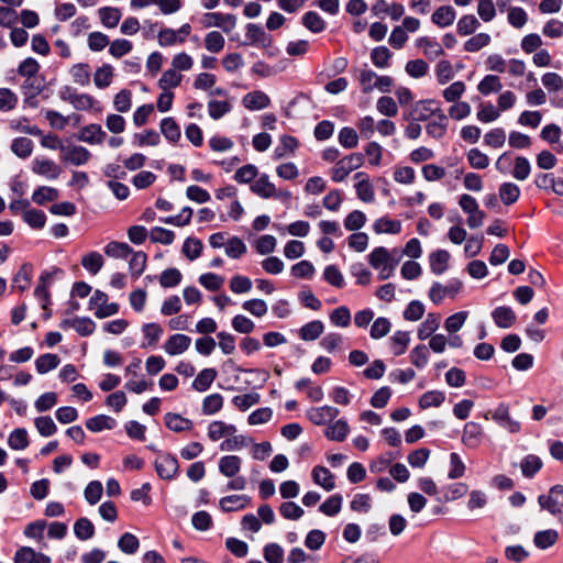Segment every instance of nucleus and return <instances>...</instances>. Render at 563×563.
Returning a JSON list of instances; mask_svg holds the SVG:
<instances>
[{
    "label": "nucleus",
    "instance_id": "1",
    "mask_svg": "<svg viewBox=\"0 0 563 563\" xmlns=\"http://www.w3.org/2000/svg\"><path fill=\"white\" fill-rule=\"evenodd\" d=\"M541 509L547 510L560 523H563V486L554 485L548 494L538 497Z\"/></svg>",
    "mask_w": 563,
    "mask_h": 563
},
{
    "label": "nucleus",
    "instance_id": "2",
    "mask_svg": "<svg viewBox=\"0 0 563 563\" xmlns=\"http://www.w3.org/2000/svg\"><path fill=\"white\" fill-rule=\"evenodd\" d=\"M364 163V157L361 153L350 154L342 159L338 161L332 168L331 177L335 183L343 181L351 172L361 167Z\"/></svg>",
    "mask_w": 563,
    "mask_h": 563
},
{
    "label": "nucleus",
    "instance_id": "3",
    "mask_svg": "<svg viewBox=\"0 0 563 563\" xmlns=\"http://www.w3.org/2000/svg\"><path fill=\"white\" fill-rule=\"evenodd\" d=\"M157 475L165 481L174 479L179 472V463L170 453H159L155 459Z\"/></svg>",
    "mask_w": 563,
    "mask_h": 563
},
{
    "label": "nucleus",
    "instance_id": "4",
    "mask_svg": "<svg viewBox=\"0 0 563 563\" xmlns=\"http://www.w3.org/2000/svg\"><path fill=\"white\" fill-rule=\"evenodd\" d=\"M461 288L462 283L460 280H451L446 285L435 282L429 290V298L433 303L439 305L445 297L454 298Z\"/></svg>",
    "mask_w": 563,
    "mask_h": 563
},
{
    "label": "nucleus",
    "instance_id": "5",
    "mask_svg": "<svg viewBox=\"0 0 563 563\" xmlns=\"http://www.w3.org/2000/svg\"><path fill=\"white\" fill-rule=\"evenodd\" d=\"M202 24L205 27L216 26L229 33L235 27L236 18L233 14L211 12L202 16Z\"/></svg>",
    "mask_w": 563,
    "mask_h": 563
},
{
    "label": "nucleus",
    "instance_id": "6",
    "mask_svg": "<svg viewBox=\"0 0 563 563\" xmlns=\"http://www.w3.org/2000/svg\"><path fill=\"white\" fill-rule=\"evenodd\" d=\"M60 158L65 163L74 166H81L89 162L91 153L88 148L81 145H68L62 147Z\"/></svg>",
    "mask_w": 563,
    "mask_h": 563
},
{
    "label": "nucleus",
    "instance_id": "7",
    "mask_svg": "<svg viewBox=\"0 0 563 563\" xmlns=\"http://www.w3.org/2000/svg\"><path fill=\"white\" fill-rule=\"evenodd\" d=\"M493 420L509 433H518L521 430V424L518 420L511 418L509 406L499 404L492 415Z\"/></svg>",
    "mask_w": 563,
    "mask_h": 563
},
{
    "label": "nucleus",
    "instance_id": "8",
    "mask_svg": "<svg viewBox=\"0 0 563 563\" xmlns=\"http://www.w3.org/2000/svg\"><path fill=\"white\" fill-rule=\"evenodd\" d=\"M484 440L483 427L474 421L465 423L461 441L468 449L478 448Z\"/></svg>",
    "mask_w": 563,
    "mask_h": 563
},
{
    "label": "nucleus",
    "instance_id": "9",
    "mask_svg": "<svg viewBox=\"0 0 563 563\" xmlns=\"http://www.w3.org/2000/svg\"><path fill=\"white\" fill-rule=\"evenodd\" d=\"M32 172L47 179H57L62 174V168L52 159L36 157L32 161Z\"/></svg>",
    "mask_w": 563,
    "mask_h": 563
},
{
    "label": "nucleus",
    "instance_id": "10",
    "mask_svg": "<svg viewBox=\"0 0 563 563\" xmlns=\"http://www.w3.org/2000/svg\"><path fill=\"white\" fill-rule=\"evenodd\" d=\"M107 133L102 130L101 125L91 123L82 126L77 135V139L81 142L90 145H99L104 142Z\"/></svg>",
    "mask_w": 563,
    "mask_h": 563
},
{
    "label": "nucleus",
    "instance_id": "11",
    "mask_svg": "<svg viewBox=\"0 0 563 563\" xmlns=\"http://www.w3.org/2000/svg\"><path fill=\"white\" fill-rule=\"evenodd\" d=\"M338 415L339 409L331 406L311 408L307 412L309 420L317 426L327 424L328 422L333 421Z\"/></svg>",
    "mask_w": 563,
    "mask_h": 563
},
{
    "label": "nucleus",
    "instance_id": "12",
    "mask_svg": "<svg viewBox=\"0 0 563 563\" xmlns=\"http://www.w3.org/2000/svg\"><path fill=\"white\" fill-rule=\"evenodd\" d=\"M191 344V339L186 334H173L164 344V351L168 355H179L186 352Z\"/></svg>",
    "mask_w": 563,
    "mask_h": 563
},
{
    "label": "nucleus",
    "instance_id": "13",
    "mask_svg": "<svg viewBox=\"0 0 563 563\" xmlns=\"http://www.w3.org/2000/svg\"><path fill=\"white\" fill-rule=\"evenodd\" d=\"M252 501L247 495H230L219 500V506L224 512L239 511L246 508Z\"/></svg>",
    "mask_w": 563,
    "mask_h": 563
},
{
    "label": "nucleus",
    "instance_id": "14",
    "mask_svg": "<svg viewBox=\"0 0 563 563\" xmlns=\"http://www.w3.org/2000/svg\"><path fill=\"white\" fill-rule=\"evenodd\" d=\"M448 123V117L443 113V111H435V115L426 126L428 135L433 139H442L446 133Z\"/></svg>",
    "mask_w": 563,
    "mask_h": 563
},
{
    "label": "nucleus",
    "instance_id": "15",
    "mask_svg": "<svg viewBox=\"0 0 563 563\" xmlns=\"http://www.w3.org/2000/svg\"><path fill=\"white\" fill-rule=\"evenodd\" d=\"M560 539V534L555 529L539 530L533 536V544L539 550H548L554 547Z\"/></svg>",
    "mask_w": 563,
    "mask_h": 563
},
{
    "label": "nucleus",
    "instance_id": "16",
    "mask_svg": "<svg viewBox=\"0 0 563 563\" xmlns=\"http://www.w3.org/2000/svg\"><path fill=\"white\" fill-rule=\"evenodd\" d=\"M435 101L432 99L418 101L411 110V117L415 121H427L430 117L435 115V111H441L440 108H434Z\"/></svg>",
    "mask_w": 563,
    "mask_h": 563
},
{
    "label": "nucleus",
    "instance_id": "17",
    "mask_svg": "<svg viewBox=\"0 0 563 563\" xmlns=\"http://www.w3.org/2000/svg\"><path fill=\"white\" fill-rule=\"evenodd\" d=\"M357 179L355 185L357 198L364 202H372L374 200V188L365 173H356L354 176Z\"/></svg>",
    "mask_w": 563,
    "mask_h": 563
},
{
    "label": "nucleus",
    "instance_id": "18",
    "mask_svg": "<svg viewBox=\"0 0 563 563\" xmlns=\"http://www.w3.org/2000/svg\"><path fill=\"white\" fill-rule=\"evenodd\" d=\"M456 19V11L452 5H441L431 15V21L439 27L451 26Z\"/></svg>",
    "mask_w": 563,
    "mask_h": 563
},
{
    "label": "nucleus",
    "instance_id": "19",
    "mask_svg": "<svg viewBox=\"0 0 563 563\" xmlns=\"http://www.w3.org/2000/svg\"><path fill=\"white\" fill-rule=\"evenodd\" d=\"M251 191L263 199H269L276 195V187L269 180L268 175L263 174L252 183Z\"/></svg>",
    "mask_w": 563,
    "mask_h": 563
},
{
    "label": "nucleus",
    "instance_id": "20",
    "mask_svg": "<svg viewBox=\"0 0 563 563\" xmlns=\"http://www.w3.org/2000/svg\"><path fill=\"white\" fill-rule=\"evenodd\" d=\"M62 328H71L82 336L89 335L95 331L96 324L89 318L66 319L60 323Z\"/></svg>",
    "mask_w": 563,
    "mask_h": 563
},
{
    "label": "nucleus",
    "instance_id": "21",
    "mask_svg": "<svg viewBox=\"0 0 563 563\" xmlns=\"http://www.w3.org/2000/svg\"><path fill=\"white\" fill-rule=\"evenodd\" d=\"M242 103L249 110H262L269 106L271 99L265 92L255 90L246 93L242 99Z\"/></svg>",
    "mask_w": 563,
    "mask_h": 563
},
{
    "label": "nucleus",
    "instance_id": "22",
    "mask_svg": "<svg viewBox=\"0 0 563 563\" xmlns=\"http://www.w3.org/2000/svg\"><path fill=\"white\" fill-rule=\"evenodd\" d=\"M314 484L321 486L324 490L331 492L335 487L334 475L324 466H316L311 472Z\"/></svg>",
    "mask_w": 563,
    "mask_h": 563
},
{
    "label": "nucleus",
    "instance_id": "23",
    "mask_svg": "<svg viewBox=\"0 0 563 563\" xmlns=\"http://www.w3.org/2000/svg\"><path fill=\"white\" fill-rule=\"evenodd\" d=\"M492 317L497 327L501 329H508L516 322V313L510 307L500 306L497 307L493 312Z\"/></svg>",
    "mask_w": 563,
    "mask_h": 563
},
{
    "label": "nucleus",
    "instance_id": "24",
    "mask_svg": "<svg viewBox=\"0 0 563 563\" xmlns=\"http://www.w3.org/2000/svg\"><path fill=\"white\" fill-rule=\"evenodd\" d=\"M417 47L423 51V54L431 59L438 58L444 54L441 44L434 38L422 36L416 41Z\"/></svg>",
    "mask_w": 563,
    "mask_h": 563
},
{
    "label": "nucleus",
    "instance_id": "25",
    "mask_svg": "<svg viewBox=\"0 0 563 563\" xmlns=\"http://www.w3.org/2000/svg\"><path fill=\"white\" fill-rule=\"evenodd\" d=\"M98 16L104 27L114 29L119 24L122 13L118 8L102 7L98 9Z\"/></svg>",
    "mask_w": 563,
    "mask_h": 563
},
{
    "label": "nucleus",
    "instance_id": "26",
    "mask_svg": "<svg viewBox=\"0 0 563 563\" xmlns=\"http://www.w3.org/2000/svg\"><path fill=\"white\" fill-rule=\"evenodd\" d=\"M62 98L68 101L76 110L80 111L89 110L95 104L93 97L88 93H77L68 90V95H64Z\"/></svg>",
    "mask_w": 563,
    "mask_h": 563
},
{
    "label": "nucleus",
    "instance_id": "27",
    "mask_svg": "<svg viewBox=\"0 0 563 563\" xmlns=\"http://www.w3.org/2000/svg\"><path fill=\"white\" fill-rule=\"evenodd\" d=\"M242 461L236 455H225L219 461V472L225 477H234L241 470Z\"/></svg>",
    "mask_w": 563,
    "mask_h": 563
},
{
    "label": "nucleus",
    "instance_id": "28",
    "mask_svg": "<svg viewBox=\"0 0 563 563\" xmlns=\"http://www.w3.org/2000/svg\"><path fill=\"white\" fill-rule=\"evenodd\" d=\"M450 253L445 250H438L430 254V269L435 275L443 274L449 266Z\"/></svg>",
    "mask_w": 563,
    "mask_h": 563
},
{
    "label": "nucleus",
    "instance_id": "29",
    "mask_svg": "<svg viewBox=\"0 0 563 563\" xmlns=\"http://www.w3.org/2000/svg\"><path fill=\"white\" fill-rule=\"evenodd\" d=\"M236 432V428L233 424H228L223 421H212L208 427V437L212 441H218L223 437L233 435Z\"/></svg>",
    "mask_w": 563,
    "mask_h": 563
},
{
    "label": "nucleus",
    "instance_id": "30",
    "mask_svg": "<svg viewBox=\"0 0 563 563\" xmlns=\"http://www.w3.org/2000/svg\"><path fill=\"white\" fill-rule=\"evenodd\" d=\"M350 432V427L345 420L339 419L332 422L324 430V435L331 440L341 442L343 441L347 433Z\"/></svg>",
    "mask_w": 563,
    "mask_h": 563
},
{
    "label": "nucleus",
    "instance_id": "31",
    "mask_svg": "<svg viewBox=\"0 0 563 563\" xmlns=\"http://www.w3.org/2000/svg\"><path fill=\"white\" fill-rule=\"evenodd\" d=\"M165 424L174 432L189 431L194 428V422L191 420L172 412L165 415Z\"/></svg>",
    "mask_w": 563,
    "mask_h": 563
},
{
    "label": "nucleus",
    "instance_id": "32",
    "mask_svg": "<svg viewBox=\"0 0 563 563\" xmlns=\"http://www.w3.org/2000/svg\"><path fill=\"white\" fill-rule=\"evenodd\" d=\"M441 316L439 313H428L426 320L418 329V338L423 341L432 336L440 325Z\"/></svg>",
    "mask_w": 563,
    "mask_h": 563
},
{
    "label": "nucleus",
    "instance_id": "33",
    "mask_svg": "<svg viewBox=\"0 0 563 563\" xmlns=\"http://www.w3.org/2000/svg\"><path fill=\"white\" fill-rule=\"evenodd\" d=\"M115 427V420L106 415H98L86 421V428L91 432L111 430Z\"/></svg>",
    "mask_w": 563,
    "mask_h": 563
},
{
    "label": "nucleus",
    "instance_id": "34",
    "mask_svg": "<svg viewBox=\"0 0 563 563\" xmlns=\"http://www.w3.org/2000/svg\"><path fill=\"white\" fill-rule=\"evenodd\" d=\"M246 37L251 40L252 44H257L262 47L271 45L269 35L257 24L250 23L246 26Z\"/></svg>",
    "mask_w": 563,
    "mask_h": 563
},
{
    "label": "nucleus",
    "instance_id": "35",
    "mask_svg": "<svg viewBox=\"0 0 563 563\" xmlns=\"http://www.w3.org/2000/svg\"><path fill=\"white\" fill-rule=\"evenodd\" d=\"M324 331V324L320 320H313L303 324L299 330V336L303 341L317 340Z\"/></svg>",
    "mask_w": 563,
    "mask_h": 563
},
{
    "label": "nucleus",
    "instance_id": "36",
    "mask_svg": "<svg viewBox=\"0 0 563 563\" xmlns=\"http://www.w3.org/2000/svg\"><path fill=\"white\" fill-rule=\"evenodd\" d=\"M33 148V141L25 136L15 137L11 143V151L22 159L30 157Z\"/></svg>",
    "mask_w": 563,
    "mask_h": 563
},
{
    "label": "nucleus",
    "instance_id": "37",
    "mask_svg": "<svg viewBox=\"0 0 563 563\" xmlns=\"http://www.w3.org/2000/svg\"><path fill=\"white\" fill-rule=\"evenodd\" d=\"M373 228L377 234H398L401 231V222L399 220L383 217L375 221Z\"/></svg>",
    "mask_w": 563,
    "mask_h": 563
},
{
    "label": "nucleus",
    "instance_id": "38",
    "mask_svg": "<svg viewBox=\"0 0 563 563\" xmlns=\"http://www.w3.org/2000/svg\"><path fill=\"white\" fill-rule=\"evenodd\" d=\"M499 197L504 205H514L520 197V188L510 181L503 183L499 186Z\"/></svg>",
    "mask_w": 563,
    "mask_h": 563
},
{
    "label": "nucleus",
    "instance_id": "39",
    "mask_svg": "<svg viewBox=\"0 0 563 563\" xmlns=\"http://www.w3.org/2000/svg\"><path fill=\"white\" fill-rule=\"evenodd\" d=\"M104 253L109 257L126 258L133 253V249L128 243L112 241L104 246Z\"/></svg>",
    "mask_w": 563,
    "mask_h": 563
},
{
    "label": "nucleus",
    "instance_id": "40",
    "mask_svg": "<svg viewBox=\"0 0 563 563\" xmlns=\"http://www.w3.org/2000/svg\"><path fill=\"white\" fill-rule=\"evenodd\" d=\"M59 363L60 358L56 354L46 353L36 358L35 368L38 374H46L55 369Z\"/></svg>",
    "mask_w": 563,
    "mask_h": 563
},
{
    "label": "nucleus",
    "instance_id": "41",
    "mask_svg": "<svg viewBox=\"0 0 563 563\" xmlns=\"http://www.w3.org/2000/svg\"><path fill=\"white\" fill-rule=\"evenodd\" d=\"M478 91L488 96L493 92H499L503 89L500 78L496 75H486L477 85Z\"/></svg>",
    "mask_w": 563,
    "mask_h": 563
},
{
    "label": "nucleus",
    "instance_id": "42",
    "mask_svg": "<svg viewBox=\"0 0 563 563\" xmlns=\"http://www.w3.org/2000/svg\"><path fill=\"white\" fill-rule=\"evenodd\" d=\"M216 377L217 371L214 368H205L192 382V387L198 391H205L210 387Z\"/></svg>",
    "mask_w": 563,
    "mask_h": 563
},
{
    "label": "nucleus",
    "instance_id": "43",
    "mask_svg": "<svg viewBox=\"0 0 563 563\" xmlns=\"http://www.w3.org/2000/svg\"><path fill=\"white\" fill-rule=\"evenodd\" d=\"M531 173V164L525 156H517L514 161V169L511 175L515 179L523 181L528 179Z\"/></svg>",
    "mask_w": 563,
    "mask_h": 563
},
{
    "label": "nucleus",
    "instance_id": "44",
    "mask_svg": "<svg viewBox=\"0 0 563 563\" xmlns=\"http://www.w3.org/2000/svg\"><path fill=\"white\" fill-rule=\"evenodd\" d=\"M21 90L26 100L34 99L43 90V80L38 77L25 78Z\"/></svg>",
    "mask_w": 563,
    "mask_h": 563
},
{
    "label": "nucleus",
    "instance_id": "45",
    "mask_svg": "<svg viewBox=\"0 0 563 563\" xmlns=\"http://www.w3.org/2000/svg\"><path fill=\"white\" fill-rule=\"evenodd\" d=\"M183 76L175 69H167L158 80V87L166 91L176 88L181 84Z\"/></svg>",
    "mask_w": 563,
    "mask_h": 563
},
{
    "label": "nucleus",
    "instance_id": "46",
    "mask_svg": "<svg viewBox=\"0 0 563 563\" xmlns=\"http://www.w3.org/2000/svg\"><path fill=\"white\" fill-rule=\"evenodd\" d=\"M410 342L409 332L396 331L390 338V346L395 355H401L406 352Z\"/></svg>",
    "mask_w": 563,
    "mask_h": 563
},
{
    "label": "nucleus",
    "instance_id": "47",
    "mask_svg": "<svg viewBox=\"0 0 563 563\" xmlns=\"http://www.w3.org/2000/svg\"><path fill=\"white\" fill-rule=\"evenodd\" d=\"M112 77L113 67L109 64H104L95 71L93 82L98 88L103 89L110 86Z\"/></svg>",
    "mask_w": 563,
    "mask_h": 563
},
{
    "label": "nucleus",
    "instance_id": "48",
    "mask_svg": "<svg viewBox=\"0 0 563 563\" xmlns=\"http://www.w3.org/2000/svg\"><path fill=\"white\" fill-rule=\"evenodd\" d=\"M8 444L12 450H24L29 446L27 431L23 428L14 429L8 438Z\"/></svg>",
    "mask_w": 563,
    "mask_h": 563
},
{
    "label": "nucleus",
    "instance_id": "49",
    "mask_svg": "<svg viewBox=\"0 0 563 563\" xmlns=\"http://www.w3.org/2000/svg\"><path fill=\"white\" fill-rule=\"evenodd\" d=\"M391 261V254L384 246L375 247L368 255V262L373 268H380Z\"/></svg>",
    "mask_w": 563,
    "mask_h": 563
},
{
    "label": "nucleus",
    "instance_id": "50",
    "mask_svg": "<svg viewBox=\"0 0 563 563\" xmlns=\"http://www.w3.org/2000/svg\"><path fill=\"white\" fill-rule=\"evenodd\" d=\"M161 132L173 143L180 139V129L173 118H165L161 121Z\"/></svg>",
    "mask_w": 563,
    "mask_h": 563
},
{
    "label": "nucleus",
    "instance_id": "51",
    "mask_svg": "<svg viewBox=\"0 0 563 563\" xmlns=\"http://www.w3.org/2000/svg\"><path fill=\"white\" fill-rule=\"evenodd\" d=\"M329 318L333 325L347 328L351 323L352 316L346 306H340L330 313Z\"/></svg>",
    "mask_w": 563,
    "mask_h": 563
},
{
    "label": "nucleus",
    "instance_id": "52",
    "mask_svg": "<svg viewBox=\"0 0 563 563\" xmlns=\"http://www.w3.org/2000/svg\"><path fill=\"white\" fill-rule=\"evenodd\" d=\"M24 222L33 229H42L46 223V216L42 210L27 209L22 213Z\"/></svg>",
    "mask_w": 563,
    "mask_h": 563
},
{
    "label": "nucleus",
    "instance_id": "53",
    "mask_svg": "<svg viewBox=\"0 0 563 563\" xmlns=\"http://www.w3.org/2000/svg\"><path fill=\"white\" fill-rule=\"evenodd\" d=\"M74 533L79 540H89L95 534V527L89 519L80 518L74 525Z\"/></svg>",
    "mask_w": 563,
    "mask_h": 563
},
{
    "label": "nucleus",
    "instance_id": "54",
    "mask_svg": "<svg viewBox=\"0 0 563 563\" xmlns=\"http://www.w3.org/2000/svg\"><path fill=\"white\" fill-rule=\"evenodd\" d=\"M58 190L53 187L42 186L34 190L32 200L36 205H44L58 198Z\"/></svg>",
    "mask_w": 563,
    "mask_h": 563
},
{
    "label": "nucleus",
    "instance_id": "55",
    "mask_svg": "<svg viewBox=\"0 0 563 563\" xmlns=\"http://www.w3.org/2000/svg\"><path fill=\"white\" fill-rule=\"evenodd\" d=\"M302 24L313 33H320L325 29L324 20L314 11L303 14Z\"/></svg>",
    "mask_w": 563,
    "mask_h": 563
},
{
    "label": "nucleus",
    "instance_id": "56",
    "mask_svg": "<svg viewBox=\"0 0 563 563\" xmlns=\"http://www.w3.org/2000/svg\"><path fill=\"white\" fill-rule=\"evenodd\" d=\"M258 175V169L253 164H246L240 167L234 174V180L239 184H250L255 181Z\"/></svg>",
    "mask_w": 563,
    "mask_h": 563
},
{
    "label": "nucleus",
    "instance_id": "57",
    "mask_svg": "<svg viewBox=\"0 0 563 563\" xmlns=\"http://www.w3.org/2000/svg\"><path fill=\"white\" fill-rule=\"evenodd\" d=\"M478 26L479 22L473 14H465L457 21L456 30L460 35L466 36L474 33Z\"/></svg>",
    "mask_w": 563,
    "mask_h": 563
},
{
    "label": "nucleus",
    "instance_id": "58",
    "mask_svg": "<svg viewBox=\"0 0 563 563\" xmlns=\"http://www.w3.org/2000/svg\"><path fill=\"white\" fill-rule=\"evenodd\" d=\"M133 49V44L125 38H117L109 42V54L114 58H121Z\"/></svg>",
    "mask_w": 563,
    "mask_h": 563
},
{
    "label": "nucleus",
    "instance_id": "59",
    "mask_svg": "<svg viewBox=\"0 0 563 563\" xmlns=\"http://www.w3.org/2000/svg\"><path fill=\"white\" fill-rule=\"evenodd\" d=\"M202 247V242L199 239L187 238L183 245V253L188 260L195 261L201 255Z\"/></svg>",
    "mask_w": 563,
    "mask_h": 563
},
{
    "label": "nucleus",
    "instance_id": "60",
    "mask_svg": "<svg viewBox=\"0 0 563 563\" xmlns=\"http://www.w3.org/2000/svg\"><path fill=\"white\" fill-rule=\"evenodd\" d=\"M445 399L444 393L439 390H430L424 393L419 399V406L422 409H427L430 407H439L443 404Z\"/></svg>",
    "mask_w": 563,
    "mask_h": 563
},
{
    "label": "nucleus",
    "instance_id": "61",
    "mask_svg": "<svg viewBox=\"0 0 563 563\" xmlns=\"http://www.w3.org/2000/svg\"><path fill=\"white\" fill-rule=\"evenodd\" d=\"M247 251L246 244L238 236H233L227 241L225 254L231 258H240Z\"/></svg>",
    "mask_w": 563,
    "mask_h": 563
},
{
    "label": "nucleus",
    "instance_id": "62",
    "mask_svg": "<svg viewBox=\"0 0 563 563\" xmlns=\"http://www.w3.org/2000/svg\"><path fill=\"white\" fill-rule=\"evenodd\" d=\"M74 82L80 86H87L90 82V68L88 64H76L70 69Z\"/></svg>",
    "mask_w": 563,
    "mask_h": 563
},
{
    "label": "nucleus",
    "instance_id": "63",
    "mask_svg": "<svg viewBox=\"0 0 563 563\" xmlns=\"http://www.w3.org/2000/svg\"><path fill=\"white\" fill-rule=\"evenodd\" d=\"M81 265L96 275L102 268L103 258L98 252H90L81 258Z\"/></svg>",
    "mask_w": 563,
    "mask_h": 563
},
{
    "label": "nucleus",
    "instance_id": "64",
    "mask_svg": "<svg viewBox=\"0 0 563 563\" xmlns=\"http://www.w3.org/2000/svg\"><path fill=\"white\" fill-rule=\"evenodd\" d=\"M264 559L268 563H283L284 561V550L277 543H268L264 547L263 550Z\"/></svg>",
    "mask_w": 563,
    "mask_h": 563
}]
</instances>
